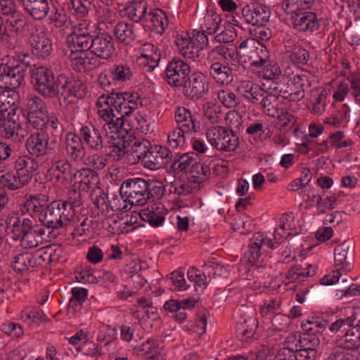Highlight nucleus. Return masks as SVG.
<instances>
[{
	"label": "nucleus",
	"instance_id": "nucleus-41",
	"mask_svg": "<svg viewBox=\"0 0 360 360\" xmlns=\"http://www.w3.org/2000/svg\"><path fill=\"white\" fill-rule=\"evenodd\" d=\"M16 89H4L0 92V109L8 112L13 108H18L20 96Z\"/></svg>",
	"mask_w": 360,
	"mask_h": 360
},
{
	"label": "nucleus",
	"instance_id": "nucleus-2",
	"mask_svg": "<svg viewBox=\"0 0 360 360\" xmlns=\"http://www.w3.org/2000/svg\"><path fill=\"white\" fill-rule=\"evenodd\" d=\"M31 82L34 90L44 98L57 97L65 116L74 118L78 110V100L84 94V84L81 80L64 73L56 77L51 69L34 66L31 70Z\"/></svg>",
	"mask_w": 360,
	"mask_h": 360
},
{
	"label": "nucleus",
	"instance_id": "nucleus-22",
	"mask_svg": "<svg viewBox=\"0 0 360 360\" xmlns=\"http://www.w3.org/2000/svg\"><path fill=\"white\" fill-rule=\"evenodd\" d=\"M196 300L191 298H186L182 300H169L167 301L163 308L165 311L173 313L172 318L182 322L186 320L187 314L185 309H191L195 307Z\"/></svg>",
	"mask_w": 360,
	"mask_h": 360
},
{
	"label": "nucleus",
	"instance_id": "nucleus-50",
	"mask_svg": "<svg viewBox=\"0 0 360 360\" xmlns=\"http://www.w3.org/2000/svg\"><path fill=\"white\" fill-rule=\"evenodd\" d=\"M32 220L28 218L20 219L16 216H11L8 218V220L4 223L8 226L11 227V231L13 233L18 236L23 232L24 229L30 227L32 224Z\"/></svg>",
	"mask_w": 360,
	"mask_h": 360
},
{
	"label": "nucleus",
	"instance_id": "nucleus-21",
	"mask_svg": "<svg viewBox=\"0 0 360 360\" xmlns=\"http://www.w3.org/2000/svg\"><path fill=\"white\" fill-rule=\"evenodd\" d=\"M292 27L300 32H313L319 29L320 23L316 15L312 12L295 13L292 16Z\"/></svg>",
	"mask_w": 360,
	"mask_h": 360
},
{
	"label": "nucleus",
	"instance_id": "nucleus-5",
	"mask_svg": "<svg viewBox=\"0 0 360 360\" xmlns=\"http://www.w3.org/2000/svg\"><path fill=\"white\" fill-rule=\"evenodd\" d=\"M13 171H9L0 178L1 184L11 191L22 188L32 180L38 168V162L30 155H20L13 163Z\"/></svg>",
	"mask_w": 360,
	"mask_h": 360
},
{
	"label": "nucleus",
	"instance_id": "nucleus-13",
	"mask_svg": "<svg viewBox=\"0 0 360 360\" xmlns=\"http://www.w3.org/2000/svg\"><path fill=\"white\" fill-rule=\"evenodd\" d=\"M49 136L46 131H38L31 134L25 141V148L28 155L34 158H41L45 155L47 150H51L49 146Z\"/></svg>",
	"mask_w": 360,
	"mask_h": 360
},
{
	"label": "nucleus",
	"instance_id": "nucleus-59",
	"mask_svg": "<svg viewBox=\"0 0 360 360\" xmlns=\"http://www.w3.org/2000/svg\"><path fill=\"white\" fill-rule=\"evenodd\" d=\"M219 32L215 35L214 39L220 44L232 42L237 36L236 29L231 25L224 26L223 29L221 28Z\"/></svg>",
	"mask_w": 360,
	"mask_h": 360
},
{
	"label": "nucleus",
	"instance_id": "nucleus-49",
	"mask_svg": "<svg viewBox=\"0 0 360 360\" xmlns=\"http://www.w3.org/2000/svg\"><path fill=\"white\" fill-rule=\"evenodd\" d=\"M253 53L248 56L251 65L258 66L262 63L270 59V56L267 48L257 41V45H254Z\"/></svg>",
	"mask_w": 360,
	"mask_h": 360
},
{
	"label": "nucleus",
	"instance_id": "nucleus-35",
	"mask_svg": "<svg viewBox=\"0 0 360 360\" xmlns=\"http://www.w3.org/2000/svg\"><path fill=\"white\" fill-rule=\"evenodd\" d=\"M315 0H283L281 4L282 11L289 15L299 13L302 10L311 8Z\"/></svg>",
	"mask_w": 360,
	"mask_h": 360
},
{
	"label": "nucleus",
	"instance_id": "nucleus-29",
	"mask_svg": "<svg viewBox=\"0 0 360 360\" xmlns=\"http://www.w3.org/2000/svg\"><path fill=\"white\" fill-rule=\"evenodd\" d=\"M75 184H79L80 186H84L83 189L95 188L98 184L100 179L98 174L91 169L82 168L75 170L72 181Z\"/></svg>",
	"mask_w": 360,
	"mask_h": 360
},
{
	"label": "nucleus",
	"instance_id": "nucleus-18",
	"mask_svg": "<svg viewBox=\"0 0 360 360\" xmlns=\"http://www.w3.org/2000/svg\"><path fill=\"white\" fill-rule=\"evenodd\" d=\"M70 65L77 72H88L95 69L98 65L96 57L90 56L87 51H73L69 56Z\"/></svg>",
	"mask_w": 360,
	"mask_h": 360
},
{
	"label": "nucleus",
	"instance_id": "nucleus-16",
	"mask_svg": "<svg viewBox=\"0 0 360 360\" xmlns=\"http://www.w3.org/2000/svg\"><path fill=\"white\" fill-rule=\"evenodd\" d=\"M115 51L114 41L110 35L101 34L94 36L90 51L97 59L109 60L113 56Z\"/></svg>",
	"mask_w": 360,
	"mask_h": 360
},
{
	"label": "nucleus",
	"instance_id": "nucleus-42",
	"mask_svg": "<svg viewBox=\"0 0 360 360\" xmlns=\"http://www.w3.org/2000/svg\"><path fill=\"white\" fill-rule=\"evenodd\" d=\"M285 54L296 65H305L309 59L308 51L297 44H295L290 50L286 51Z\"/></svg>",
	"mask_w": 360,
	"mask_h": 360
},
{
	"label": "nucleus",
	"instance_id": "nucleus-60",
	"mask_svg": "<svg viewBox=\"0 0 360 360\" xmlns=\"http://www.w3.org/2000/svg\"><path fill=\"white\" fill-rule=\"evenodd\" d=\"M69 8L74 10V13L80 18L86 15L91 8L89 0H69Z\"/></svg>",
	"mask_w": 360,
	"mask_h": 360
},
{
	"label": "nucleus",
	"instance_id": "nucleus-64",
	"mask_svg": "<svg viewBox=\"0 0 360 360\" xmlns=\"http://www.w3.org/2000/svg\"><path fill=\"white\" fill-rule=\"evenodd\" d=\"M319 345V339L316 335L306 333L299 340V345L296 347L302 349H316Z\"/></svg>",
	"mask_w": 360,
	"mask_h": 360
},
{
	"label": "nucleus",
	"instance_id": "nucleus-48",
	"mask_svg": "<svg viewBox=\"0 0 360 360\" xmlns=\"http://www.w3.org/2000/svg\"><path fill=\"white\" fill-rule=\"evenodd\" d=\"M136 214H139V218L141 221L148 222L149 225L153 227L162 225L165 219L162 214L155 212L153 210H149V208L136 210Z\"/></svg>",
	"mask_w": 360,
	"mask_h": 360
},
{
	"label": "nucleus",
	"instance_id": "nucleus-23",
	"mask_svg": "<svg viewBox=\"0 0 360 360\" xmlns=\"http://www.w3.org/2000/svg\"><path fill=\"white\" fill-rule=\"evenodd\" d=\"M174 120L176 127L190 134L196 133L200 129V124L193 119L191 112L185 107H177L174 111Z\"/></svg>",
	"mask_w": 360,
	"mask_h": 360
},
{
	"label": "nucleus",
	"instance_id": "nucleus-24",
	"mask_svg": "<svg viewBox=\"0 0 360 360\" xmlns=\"http://www.w3.org/2000/svg\"><path fill=\"white\" fill-rule=\"evenodd\" d=\"M45 235V229L42 226L30 224V227L24 229L18 238H20L21 245L25 248H34L41 244Z\"/></svg>",
	"mask_w": 360,
	"mask_h": 360
},
{
	"label": "nucleus",
	"instance_id": "nucleus-38",
	"mask_svg": "<svg viewBox=\"0 0 360 360\" xmlns=\"http://www.w3.org/2000/svg\"><path fill=\"white\" fill-rule=\"evenodd\" d=\"M25 114H39L48 112V108L46 102L39 96H27L25 100Z\"/></svg>",
	"mask_w": 360,
	"mask_h": 360
},
{
	"label": "nucleus",
	"instance_id": "nucleus-20",
	"mask_svg": "<svg viewBox=\"0 0 360 360\" xmlns=\"http://www.w3.org/2000/svg\"><path fill=\"white\" fill-rule=\"evenodd\" d=\"M75 171V169L72 167L70 162L67 159H61L52 160L48 173L52 179L63 184L66 181H72Z\"/></svg>",
	"mask_w": 360,
	"mask_h": 360
},
{
	"label": "nucleus",
	"instance_id": "nucleus-45",
	"mask_svg": "<svg viewBox=\"0 0 360 360\" xmlns=\"http://www.w3.org/2000/svg\"><path fill=\"white\" fill-rule=\"evenodd\" d=\"M150 198H154V195L151 193L150 184L142 178H136V206L145 205Z\"/></svg>",
	"mask_w": 360,
	"mask_h": 360
},
{
	"label": "nucleus",
	"instance_id": "nucleus-36",
	"mask_svg": "<svg viewBox=\"0 0 360 360\" xmlns=\"http://www.w3.org/2000/svg\"><path fill=\"white\" fill-rule=\"evenodd\" d=\"M94 33L68 35V41L72 43L73 51H90L94 38Z\"/></svg>",
	"mask_w": 360,
	"mask_h": 360
},
{
	"label": "nucleus",
	"instance_id": "nucleus-37",
	"mask_svg": "<svg viewBox=\"0 0 360 360\" xmlns=\"http://www.w3.org/2000/svg\"><path fill=\"white\" fill-rule=\"evenodd\" d=\"M111 79L117 82H124L131 79L133 77L134 72L131 67L127 63H120L113 65L110 69Z\"/></svg>",
	"mask_w": 360,
	"mask_h": 360
},
{
	"label": "nucleus",
	"instance_id": "nucleus-40",
	"mask_svg": "<svg viewBox=\"0 0 360 360\" xmlns=\"http://www.w3.org/2000/svg\"><path fill=\"white\" fill-rule=\"evenodd\" d=\"M313 78L314 77L310 72L301 69L292 74L290 80L295 89L302 90L305 92L311 86Z\"/></svg>",
	"mask_w": 360,
	"mask_h": 360
},
{
	"label": "nucleus",
	"instance_id": "nucleus-43",
	"mask_svg": "<svg viewBox=\"0 0 360 360\" xmlns=\"http://www.w3.org/2000/svg\"><path fill=\"white\" fill-rule=\"evenodd\" d=\"M221 17L215 13L207 14L204 18V21L200 25V30L207 34L213 35L221 29Z\"/></svg>",
	"mask_w": 360,
	"mask_h": 360
},
{
	"label": "nucleus",
	"instance_id": "nucleus-8",
	"mask_svg": "<svg viewBox=\"0 0 360 360\" xmlns=\"http://www.w3.org/2000/svg\"><path fill=\"white\" fill-rule=\"evenodd\" d=\"M353 245L352 243L345 241L338 245L334 250V259L335 266H340L339 269L333 271L331 273L326 275L320 280V283L326 285H333L338 283L341 276L340 271L345 273L349 272L352 269V262L354 259Z\"/></svg>",
	"mask_w": 360,
	"mask_h": 360
},
{
	"label": "nucleus",
	"instance_id": "nucleus-34",
	"mask_svg": "<svg viewBox=\"0 0 360 360\" xmlns=\"http://www.w3.org/2000/svg\"><path fill=\"white\" fill-rule=\"evenodd\" d=\"M211 174L210 167L202 162H195L190 169L188 179L193 184H200L206 181Z\"/></svg>",
	"mask_w": 360,
	"mask_h": 360
},
{
	"label": "nucleus",
	"instance_id": "nucleus-33",
	"mask_svg": "<svg viewBox=\"0 0 360 360\" xmlns=\"http://www.w3.org/2000/svg\"><path fill=\"white\" fill-rule=\"evenodd\" d=\"M258 103H259L262 111L267 116L271 117L278 116L279 112L283 110L280 106L281 103L278 100V97L274 95H266L264 94Z\"/></svg>",
	"mask_w": 360,
	"mask_h": 360
},
{
	"label": "nucleus",
	"instance_id": "nucleus-26",
	"mask_svg": "<svg viewBox=\"0 0 360 360\" xmlns=\"http://www.w3.org/2000/svg\"><path fill=\"white\" fill-rule=\"evenodd\" d=\"M174 43L184 57L193 60L198 57L199 52L202 49V47L187 34H178L175 38Z\"/></svg>",
	"mask_w": 360,
	"mask_h": 360
},
{
	"label": "nucleus",
	"instance_id": "nucleus-63",
	"mask_svg": "<svg viewBox=\"0 0 360 360\" xmlns=\"http://www.w3.org/2000/svg\"><path fill=\"white\" fill-rule=\"evenodd\" d=\"M22 317L25 321H31L34 323H39L46 320V315L43 311L39 308H28L22 311Z\"/></svg>",
	"mask_w": 360,
	"mask_h": 360
},
{
	"label": "nucleus",
	"instance_id": "nucleus-46",
	"mask_svg": "<svg viewBox=\"0 0 360 360\" xmlns=\"http://www.w3.org/2000/svg\"><path fill=\"white\" fill-rule=\"evenodd\" d=\"M6 120L18 132L26 126L25 112L22 108H13L11 109L6 114Z\"/></svg>",
	"mask_w": 360,
	"mask_h": 360
},
{
	"label": "nucleus",
	"instance_id": "nucleus-27",
	"mask_svg": "<svg viewBox=\"0 0 360 360\" xmlns=\"http://www.w3.org/2000/svg\"><path fill=\"white\" fill-rule=\"evenodd\" d=\"M209 75L217 84L221 85H228L233 79L231 68L227 64H222L219 61H215L210 65Z\"/></svg>",
	"mask_w": 360,
	"mask_h": 360
},
{
	"label": "nucleus",
	"instance_id": "nucleus-55",
	"mask_svg": "<svg viewBox=\"0 0 360 360\" xmlns=\"http://www.w3.org/2000/svg\"><path fill=\"white\" fill-rule=\"evenodd\" d=\"M204 116L212 124L219 123L221 120V106L212 103H206L202 106Z\"/></svg>",
	"mask_w": 360,
	"mask_h": 360
},
{
	"label": "nucleus",
	"instance_id": "nucleus-30",
	"mask_svg": "<svg viewBox=\"0 0 360 360\" xmlns=\"http://www.w3.org/2000/svg\"><path fill=\"white\" fill-rule=\"evenodd\" d=\"M218 56H221L228 65H236V63H239L236 55V51L228 48L225 45H218L207 53L209 60L219 61Z\"/></svg>",
	"mask_w": 360,
	"mask_h": 360
},
{
	"label": "nucleus",
	"instance_id": "nucleus-6",
	"mask_svg": "<svg viewBox=\"0 0 360 360\" xmlns=\"http://www.w3.org/2000/svg\"><path fill=\"white\" fill-rule=\"evenodd\" d=\"M26 56H7L0 64V89H18L25 79L29 63Z\"/></svg>",
	"mask_w": 360,
	"mask_h": 360
},
{
	"label": "nucleus",
	"instance_id": "nucleus-53",
	"mask_svg": "<svg viewBox=\"0 0 360 360\" xmlns=\"http://www.w3.org/2000/svg\"><path fill=\"white\" fill-rule=\"evenodd\" d=\"M275 118L280 126V129L285 132L292 129L297 122L296 118L283 109L279 112L278 116H275Z\"/></svg>",
	"mask_w": 360,
	"mask_h": 360
},
{
	"label": "nucleus",
	"instance_id": "nucleus-61",
	"mask_svg": "<svg viewBox=\"0 0 360 360\" xmlns=\"http://www.w3.org/2000/svg\"><path fill=\"white\" fill-rule=\"evenodd\" d=\"M312 173L309 169H304L302 173V176L292 181L288 184V188L289 191H298L300 188H302L306 186L311 180Z\"/></svg>",
	"mask_w": 360,
	"mask_h": 360
},
{
	"label": "nucleus",
	"instance_id": "nucleus-3",
	"mask_svg": "<svg viewBox=\"0 0 360 360\" xmlns=\"http://www.w3.org/2000/svg\"><path fill=\"white\" fill-rule=\"evenodd\" d=\"M20 209L23 213L38 218L44 226L53 229H64L75 222V214L61 203V200L46 205L41 194L26 195Z\"/></svg>",
	"mask_w": 360,
	"mask_h": 360
},
{
	"label": "nucleus",
	"instance_id": "nucleus-51",
	"mask_svg": "<svg viewBox=\"0 0 360 360\" xmlns=\"http://www.w3.org/2000/svg\"><path fill=\"white\" fill-rule=\"evenodd\" d=\"M152 146L150 141L142 136H136V158L144 166L145 159L149 155Z\"/></svg>",
	"mask_w": 360,
	"mask_h": 360
},
{
	"label": "nucleus",
	"instance_id": "nucleus-44",
	"mask_svg": "<svg viewBox=\"0 0 360 360\" xmlns=\"http://www.w3.org/2000/svg\"><path fill=\"white\" fill-rule=\"evenodd\" d=\"M257 67L262 69L259 71L260 77L265 79L271 80L277 79L281 74V70L278 63L274 60L269 59L265 63H260Z\"/></svg>",
	"mask_w": 360,
	"mask_h": 360
},
{
	"label": "nucleus",
	"instance_id": "nucleus-12",
	"mask_svg": "<svg viewBox=\"0 0 360 360\" xmlns=\"http://www.w3.org/2000/svg\"><path fill=\"white\" fill-rule=\"evenodd\" d=\"M245 21L254 26H265L269 20L271 10L265 4L253 2L246 4L241 11Z\"/></svg>",
	"mask_w": 360,
	"mask_h": 360
},
{
	"label": "nucleus",
	"instance_id": "nucleus-47",
	"mask_svg": "<svg viewBox=\"0 0 360 360\" xmlns=\"http://www.w3.org/2000/svg\"><path fill=\"white\" fill-rule=\"evenodd\" d=\"M50 20L54 24V26L60 29V32L64 34L66 33L67 30L73 27V22L63 9H56L51 15Z\"/></svg>",
	"mask_w": 360,
	"mask_h": 360
},
{
	"label": "nucleus",
	"instance_id": "nucleus-32",
	"mask_svg": "<svg viewBox=\"0 0 360 360\" xmlns=\"http://www.w3.org/2000/svg\"><path fill=\"white\" fill-rule=\"evenodd\" d=\"M132 184L135 185V179L131 178L124 181L120 186V195L124 200V205L121 207L122 212H127L134 205L133 193L135 190Z\"/></svg>",
	"mask_w": 360,
	"mask_h": 360
},
{
	"label": "nucleus",
	"instance_id": "nucleus-17",
	"mask_svg": "<svg viewBox=\"0 0 360 360\" xmlns=\"http://www.w3.org/2000/svg\"><path fill=\"white\" fill-rule=\"evenodd\" d=\"M172 159L171 150L166 146H156L145 159L144 167L150 169H159L168 165Z\"/></svg>",
	"mask_w": 360,
	"mask_h": 360
},
{
	"label": "nucleus",
	"instance_id": "nucleus-52",
	"mask_svg": "<svg viewBox=\"0 0 360 360\" xmlns=\"http://www.w3.org/2000/svg\"><path fill=\"white\" fill-rule=\"evenodd\" d=\"M61 203L65 205V206L68 207L75 215V209L82 204L81 191L75 188L70 189L68 193L67 199L61 200Z\"/></svg>",
	"mask_w": 360,
	"mask_h": 360
},
{
	"label": "nucleus",
	"instance_id": "nucleus-4",
	"mask_svg": "<svg viewBox=\"0 0 360 360\" xmlns=\"http://www.w3.org/2000/svg\"><path fill=\"white\" fill-rule=\"evenodd\" d=\"M328 328L333 334L344 333L334 342L337 349L355 351L360 348V319L357 321L355 314L339 318Z\"/></svg>",
	"mask_w": 360,
	"mask_h": 360
},
{
	"label": "nucleus",
	"instance_id": "nucleus-54",
	"mask_svg": "<svg viewBox=\"0 0 360 360\" xmlns=\"http://www.w3.org/2000/svg\"><path fill=\"white\" fill-rule=\"evenodd\" d=\"M137 354L146 359H155L159 354V348L154 340H147L139 347Z\"/></svg>",
	"mask_w": 360,
	"mask_h": 360
},
{
	"label": "nucleus",
	"instance_id": "nucleus-25",
	"mask_svg": "<svg viewBox=\"0 0 360 360\" xmlns=\"http://www.w3.org/2000/svg\"><path fill=\"white\" fill-rule=\"evenodd\" d=\"M65 150L68 157L74 162L82 161L86 155L84 143L79 134H68L65 138Z\"/></svg>",
	"mask_w": 360,
	"mask_h": 360
},
{
	"label": "nucleus",
	"instance_id": "nucleus-56",
	"mask_svg": "<svg viewBox=\"0 0 360 360\" xmlns=\"http://www.w3.org/2000/svg\"><path fill=\"white\" fill-rule=\"evenodd\" d=\"M328 325L327 320L321 321L318 320H307L305 322L302 323V328L307 333L316 335L323 332Z\"/></svg>",
	"mask_w": 360,
	"mask_h": 360
},
{
	"label": "nucleus",
	"instance_id": "nucleus-11",
	"mask_svg": "<svg viewBox=\"0 0 360 360\" xmlns=\"http://www.w3.org/2000/svg\"><path fill=\"white\" fill-rule=\"evenodd\" d=\"M165 73L169 85L180 87L188 82L191 68L184 60L174 58L168 63Z\"/></svg>",
	"mask_w": 360,
	"mask_h": 360
},
{
	"label": "nucleus",
	"instance_id": "nucleus-19",
	"mask_svg": "<svg viewBox=\"0 0 360 360\" xmlns=\"http://www.w3.org/2000/svg\"><path fill=\"white\" fill-rule=\"evenodd\" d=\"M39 253L25 251L16 253L11 262V267L18 274L30 271L37 266L41 265L38 262Z\"/></svg>",
	"mask_w": 360,
	"mask_h": 360
},
{
	"label": "nucleus",
	"instance_id": "nucleus-14",
	"mask_svg": "<svg viewBox=\"0 0 360 360\" xmlns=\"http://www.w3.org/2000/svg\"><path fill=\"white\" fill-rule=\"evenodd\" d=\"M79 135L90 151L98 152L103 148L104 139L101 130L91 122L82 126Z\"/></svg>",
	"mask_w": 360,
	"mask_h": 360
},
{
	"label": "nucleus",
	"instance_id": "nucleus-39",
	"mask_svg": "<svg viewBox=\"0 0 360 360\" xmlns=\"http://www.w3.org/2000/svg\"><path fill=\"white\" fill-rule=\"evenodd\" d=\"M257 325L256 319L253 317L245 319L238 324L237 337L242 341H247L254 335Z\"/></svg>",
	"mask_w": 360,
	"mask_h": 360
},
{
	"label": "nucleus",
	"instance_id": "nucleus-58",
	"mask_svg": "<svg viewBox=\"0 0 360 360\" xmlns=\"http://www.w3.org/2000/svg\"><path fill=\"white\" fill-rule=\"evenodd\" d=\"M195 162L193 154L184 153L172 164V169L175 174L184 172Z\"/></svg>",
	"mask_w": 360,
	"mask_h": 360
},
{
	"label": "nucleus",
	"instance_id": "nucleus-10",
	"mask_svg": "<svg viewBox=\"0 0 360 360\" xmlns=\"http://www.w3.org/2000/svg\"><path fill=\"white\" fill-rule=\"evenodd\" d=\"M32 53L38 58H46L53 51V42L46 27L35 25L29 37Z\"/></svg>",
	"mask_w": 360,
	"mask_h": 360
},
{
	"label": "nucleus",
	"instance_id": "nucleus-7",
	"mask_svg": "<svg viewBox=\"0 0 360 360\" xmlns=\"http://www.w3.org/2000/svg\"><path fill=\"white\" fill-rule=\"evenodd\" d=\"M137 13H139V15L136 23L139 22L146 31H153L162 34L169 25L167 17L162 10L148 11V4L146 0H136Z\"/></svg>",
	"mask_w": 360,
	"mask_h": 360
},
{
	"label": "nucleus",
	"instance_id": "nucleus-57",
	"mask_svg": "<svg viewBox=\"0 0 360 360\" xmlns=\"http://www.w3.org/2000/svg\"><path fill=\"white\" fill-rule=\"evenodd\" d=\"M185 134H188L183 129L176 127L167 134V144L173 148H177L181 146L185 142Z\"/></svg>",
	"mask_w": 360,
	"mask_h": 360
},
{
	"label": "nucleus",
	"instance_id": "nucleus-28",
	"mask_svg": "<svg viewBox=\"0 0 360 360\" xmlns=\"http://www.w3.org/2000/svg\"><path fill=\"white\" fill-rule=\"evenodd\" d=\"M113 33L119 42L132 46L135 40L134 22L120 21L114 27Z\"/></svg>",
	"mask_w": 360,
	"mask_h": 360
},
{
	"label": "nucleus",
	"instance_id": "nucleus-31",
	"mask_svg": "<svg viewBox=\"0 0 360 360\" xmlns=\"http://www.w3.org/2000/svg\"><path fill=\"white\" fill-rule=\"evenodd\" d=\"M238 88L253 103H258L264 93L263 89L249 80L242 81Z\"/></svg>",
	"mask_w": 360,
	"mask_h": 360
},
{
	"label": "nucleus",
	"instance_id": "nucleus-1",
	"mask_svg": "<svg viewBox=\"0 0 360 360\" xmlns=\"http://www.w3.org/2000/svg\"><path fill=\"white\" fill-rule=\"evenodd\" d=\"M96 105L99 117L105 122L104 131L112 134L110 157L117 161L124 158L129 160L135 147V116L131 115L135 108L134 93L103 94L98 97Z\"/></svg>",
	"mask_w": 360,
	"mask_h": 360
},
{
	"label": "nucleus",
	"instance_id": "nucleus-15",
	"mask_svg": "<svg viewBox=\"0 0 360 360\" xmlns=\"http://www.w3.org/2000/svg\"><path fill=\"white\" fill-rule=\"evenodd\" d=\"M185 94L191 99H198L207 94L210 89L208 79L201 72H194L183 85Z\"/></svg>",
	"mask_w": 360,
	"mask_h": 360
},
{
	"label": "nucleus",
	"instance_id": "nucleus-9",
	"mask_svg": "<svg viewBox=\"0 0 360 360\" xmlns=\"http://www.w3.org/2000/svg\"><path fill=\"white\" fill-rule=\"evenodd\" d=\"M206 136L210 144L220 151H234L239 145V139L233 130L223 127L209 129Z\"/></svg>",
	"mask_w": 360,
	"mask_h": 360
},
{
	"label": "nucleus",
	"instance_id": "nucleus-62",
	"mask_svg": "<svg viewBox=\"0 0 360 360\" xmlns=\"http://www.w3.org/2000/svg\"><path fill=\"white\" fill-rule=\"evenodd\" d=\"M138 56H143L145 58H149L152 61H159L160 55L157 53V48L150 43H145L139 47Z\"/></svg>",
	"mask_w": 360,
	"mask_h": 360
}]
</instances>
